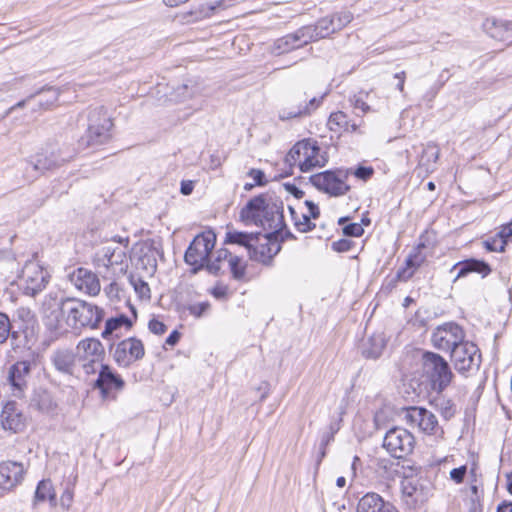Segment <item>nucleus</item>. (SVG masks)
I'll return each instance as SVG.
<instances>
[{"label":"nucleus","mask_w":512,"mask_h":512,"mask_svg":"<svg viewBox=\"0 0 512 512\" xmlns=\"http://www.w3.org/2000/svg\"><path fill=\"white\" fill-rule=\"evenodd\" d=\"M148 328L153 334H156V335H162L167 330L166 325L157 319L150 320V322L148 324Z\"/></svg>","instance_id":"nucleus-55"},{"label":"nucleus","mask_w":512,"mask_h":512,"mask_svg":"<svg viewBox=\"0 0 512 512\" xmlns=\"http://www.w3.org/2000/svg\"><path fill=\"white\" fill-rule=\"evenodd\" d=\"M65 161L66 158L60 156L55 151H45L44 153L37 154L30 165L35 171L42 173L60 166Z\"/></svg>","instance_id":"nucleus-26"},{"label":"nucleus","mask_w":512,"mask_h":512,"mask_svg":"<svg viewBox=\"0 0 512 512\" xmlns=\"http://www.w3.org/2000/svg\"><path fill=\"white\" fill-rule=\"evenodd\" d=\"M240 219L245 224H255L271 233H279L285 227L283 203L273 197H254L241 209Z\"/></svg>","instance_id":"nucleus-2"},{"label":"nucleus","mask_w":512,"mask_h":512,"mask_svg":"<svg viewBox=\"0 0 512 512\" xmlns=\"http://www.w3.org/2000/svg\"><path fill=\"white\" fill-rule=\"evenodd\" d=\"M508 491L512 494V472L507 475Z\"/></svg>","instance_id":"nucleus-64"},{"label":"nucleus","mask_w":512,"mask_h":512,"mask_svg":"<svg viewBox=\"0 0 512 512\" xmlns=\"http://www.w3.org/2000/svg\"><path fill=\"white\" fill-rule=\"evenodd\" d=\"M423 370L432 383L433 390L442 392L452 381L453 374L448 363L438 354L423 355Z\"/></svg>","instance_id":"nucleus-9"},{"label":"nucleus","mask_w":512,"mask_h":512,"mask_svg":"<svg viewBox=\"0 0 512 512\" xmlns=\"http://www.w3.org/2000/svg\"><path fill=\"white\" fill-rule=\"evenodd\" d=\"M216 235L212 231L198 234L185 252V262L194 266V271L205 267L209 255L215 247Z\"/></svg>","instance_id":"nucleus-8"},{"label":"nucleus","mask_w":512,"mask_h":512,"mask_svg":"<svg viewBox=\"0 0 512 512\" xmlns=\"http://www.w3.org/2000/svg\"><path fill=\"white\" fill-rule=\"evenodd\" d=\"M439 154V148L435 144L426 145L420 158V166L424 167L426 172L434 171Z\"/></svg>","instance_id":"nucleus-38"},{"label":"nucleus","mask_w":512,"mask_h":512,"mask_svg":"<svg viewBox=\"0 0 512 512\" xmlns=\"http://www.w3.org/2000/svg\"><path fill=\"white\" fill-rule=\"evenodd\" d=\"M327 126L331 131L338 133L355 132L358 128L357 124H350L347 115L341 111L331 113L327 122Z\"/></svg>","instance_id":"nucleus-32"},{"label":"nucleus","mask_w":512,"mask_h":512,"mask_svg":"<svg viewBox=\"0 0 512 512\" xmlns=\"http://www.w3.org/2000/svg\"><path fill=\"white\" fill-rule=\"evenodd\" d=\"M130 283L141 297H150V288L141 278L131 277Z\"/></svg>","instance_id":"nucleus-46"},{"label":"nucleus","mask_w":512,"mask_h":512,"mask_svg":"<svg viewBox=\"0 0 512 512\" xmlns=\"http://www.w3.org/2000/svg\"><path fill=\"white\" fill-rule=\"evenodd\" d=\"M10 328L9 318L4 313H0V343H4L7 340Z\"/></svg>","instance_id":"nucleus-48"},{"label":"nucleus","mask_w":512,"mask_h":512,"mask_svg":"<svg viewBox=\"0 0 512 512\" xmlns=\"http://www.w3.org/2000/svg\"><path fill=\"white\" fill-rule=\"evenodd\" d=\"M113 124L110 116L104 108H97L90 113L87 130L88 145L104 143L110 137Z\"/></svg>","instance_id":"nucleus-11"},{"label":"nucleus","mask_w":512,"mask_h":512,"mask_svg":"<svg viewBox=\"0 0 512 512\" xmlns=\"http://www.w3.org/2000/svg\"><path fill=\"white\" fill-rule=\"evenodd\" d=\"M407 417L426 434L436 435L438 432H442L436 416L425 408L410 407L407 410Z\"/></svg>","instance_id":"nucleus-18"},{"label":"nucleus","mask_w":512,"mask_h":512,"mask_svg":"<svg viewBox=\"0 0 512 512\" xmlns=\"http://www.w3.org/2000/svg\"><path fill=\"white\" fill-rule=\"evenodd\" d=\"M426 247L424 244H419L406 259L407 267L397 273V277L401 280L409 279L416 268H418L426 259V253L423 252Z\"/></svg>","instance_id":"nucleus-27"},{"label":"nucleus","mask_w":512,"mask_h":512,"mask_svg":"<svg viewBox=\"0 0 512 512\" xmlns=\"http://www.w3.org/2000/svg\"><path fill=\"white\" fill-rule=\"evenodd\" d=\"M350 171L345 169L327 170L311 176L310 181L314 187L330 196L339 197L345 195L350 190L347 179Z\"/></svg>","instance_id":"nucleus-7"},{"label":"nucleus","mask_w":512,"mask_h":512,"mask_svg":"<svg viewBox=\"0 0 512 512\" xmlns=\"http://www.w3.org/2000/svg\"><path fill=\"white\" fill-rule=\"evenodd\" d=\"M210 308L209 302H200L189 305L188 310L190 314L199 318Z\"/></svg>","instance_id":"nucleus-51"},{"label":"nucleus","mask_w":512,"mask_h":512,"mask_svg":"<svg viewBox=\"0 0 512 512\" xmlns=\"http://www.w3.org/2000/svg\"><path fill=\"white\" fill-rule=\"evenodd\" d=\"M498 512H512V503H503L499 505Z\"/></svg>","instance_id":"nucleus-63"},{"label":"nucleus","mask_w":512,"mask_h":512,"mask_svg":"<svg viewBox=\"0 0 512 512\" xmlns=\"http://www.w3.org/2000/svg\"><path fill=\"white\" fill-rule=\"evenodd\" d=\"M346 171H350V175L355 176L357 179L362 181H367L370 179L374 173V170L372 167H366V166H359L356 169L348 168L345 169Z\"/></svg>","instance_id":"nucleus-45"},{"label":"nucleus","mask_w":512,"mask_h":512,"mask_svg":"<svg viewBox=\"0 0 512 512\" xmlns=\"http://www.w3.org/2000/svg\"><path fill=\"white\" fill-rule=\"evenodd\" d=\"M224 242L226 244H237L243 246L249 252L251 246L258 242V234L229 229L225 234Z\"/></svg>","instance_id":"nucleus-31"},{"label":"nucleus","mask_w":512,"mask_h":512,"mask_svg":"<svg viewBox=\"0 0 512 512\" xmlns=\"http://www.w3.org/2000/svg\"><path fill=\"white\" fill-rule=\"evenodd\" d=\"M76 352L73 353L68 349H59L52 355V363L54 367L61 373L72 374L75 364Z\"/></svg>","instance_id":"nucleus-30"},{"label":"nucleus","mask_w":512,"mask_h":512,"mask_svg":"<svg viewBox=\"0 0 512 512\" xmlns=\"http://www.w3.org/2000/svg\"><path fill=\"white\" fill-rule=\"evenodd\" d=\"M484 27L492 38L512 45V23L491 19L485 22Z\"/></svg>","instance_id":"nucleus-24"},{"label":"nucleus","mask_w":512,"mask_h":512,"mask_svg":"<svg viewBox=\"0 0 512 512\" xmlns=\"http://www.w3.org/2000/svg\"><path fill=\"white\" fill-rule=\"evenodd\" d=\"M286 161L290 165L298 166L302 172H308L314 168L325 166L328 157L315 140L304 139L291 148L286 156Z\"/></svg>","instance_id":"nucleus-4"},{"label":"nucleus","mask_w":512,"mask_h":512,"mask_svg":"<svg viewBox=\"0 0 512 512\" xmlns=\"http://www.w3.org/2000/svg\"><path fill=\"white\" fill-rule=\"evenodd\" d=\"M45 99H41L39 104L45 109L52 106L59 97V91L55 88H48L42 92Z\"/></svg>","instance_id":"nucleus-43"},{"label":"nucleus","mask_w":512,"mask_h":512,"mask_svg":"<svg viewBox=\"0 0 512 512\" xmlns=\"http://www.w3.org/2000/svg\"><path fill=\"white\" fill-rule=\"evenodd\" d=\"M50 278L48 270L37 259L33 258L23 266L19 275V285L25 295L34 297L45 289Z\"/></svg>","instance_id":"nucleus-6"},{"label":"nucleus","mask_w":512,"mask_h":512,"mask_svg":"<svg viewBox=\"0 0 512 512\" xmlns=\"http://www.w3.org/2000/svg\"><path fill=\"white\" fill-rule=\"evenodd\" d=\"M414 437L400 427H395L386 432V452L394 458H402L413 449Z\"/></svg>","instance_id":"nucleus-13"},{"label":"nucleus","mask_w":512,"mask_h":512,"mask_svg":"<svg viewBox=\"0 0 512 512\" xmlns=\"http://www.w3.org/2000/svg\"><path fill=\"white\" fill-rule=\"evenodd\" d=\"M94 387L100 390L101 397L104 401L115 400L114 391H121L124 387L123 379L115 374L108 365H104L96 373Z\"/></svg>","instance_id":"nucleus-16"},{"label":"nucleus","mask_w":512,"mask_h":512,"mask_svg":"<svg viewBox=\"0 0 512 512\" xmlns=\"http://www.w3.org/2000/svg\"><path fill=\"white\" fill-rule=\"evenodd\" d=\"M55 492L53 489V485L50 480H42L38 483L35 495H34V504L37 505L39 503L45 502L47 500H54Z\"/></svg>","instance_id":"nucleus-39"},{"label":"nucleus","mask_w":512,"mask_h":512,"mask_svg":"<svg viewBox=\"0 0 512 512\" xmlns=\"http://www.w3.org/2000/svg\"><path fill=\"white\" fill-rule=\"evenodd\" d=\"M367 97L368 94L365 93H359L358 95H355L351 100L354 109L360 110L363 113L367 112L369 110V106L365 101V98Z\"/></svg>","instance_id":"nucleus-49"},{"label":"nucleus","mask_w":512,"mask_h":512,"mask_svg":"<svg viewBox=\"0 0 512 512\" xmlns=\"http://www.w3.org/2000/svg\"><path fill=\"white\" fill-rule=\"evenodd\" d=\"M180 339V334L178 331H173L166 339V344L173 346L175 345Z\"/></svg>","instance_id":"nucleus-61"},{"label":"nucleus","mask_w":512,"mask_h":512,"mask_svg":"<svg viewBox=\"0 0 512 512\" xmlns=\"http://www.w3.org/2000/svg\"><path fill=\"white\" fill-rule=\"evenodd\" d=\"M307 32L308 30H304V28L301 27L295 32L277 39L273 44V52L280 55L307 45L310 43V38L308 37Z\"/></svg>","instance_id":"nucleus-20"},{"label":"nucleus","mask_w":512,"mask_h":512,"mask_svg":"<svg viewBox=\"0 0 512 512\" xmlns=\"http://www.w3.org/2000/svg\"><path fill=\"white\" fill-rule=\"evenodd\" d=\"M322 98L313 97L308 100L306 93H293L288 96L283 106L278 112L281 120H291L295 118H302L309 116L316 110Z\"/></svg>","instance_id":"nucleus-10"},{"label":"nucleus","mask_w":512,"mask_h":512,"mask_svg":"<svg viewBox=\"0 0 512 512\" xmlns=\"http://www.w3.org/2000/svg\"><path fill=\"white\" fill-rule=\"evenodd\" d=\"M76 358L86 375H95L105 364V350L100 340L85 338L76 346Z\"/></svg>","instance_id":"nucleus-5"},{"label":"nucleus","mask_w":512,"mask_h":512,"mask_svg":"<svg viewBox=\"0 0 512 512\" xmlns=\"http://www.w3.org/2000/svg\"><path fill=\"white\" fill-rule=\"evenodd\" d=\"M18 273V263L15 256L10 252L0 251V274L10 280Z\"/></svg>","instance_id":"nucleus-35"},{"label":"nucleus","mask_w":512,"mask_h":512,"mask_svg":"<svg viewBox=\"0 0 512 512\" xmlns=\"http://www.w3.org/2000/svg\"><path fill=\"white\" fill-rule=\"evenodd\" d=\"M304 30H308L307 35L310 42L326 38L333 33H336L333 27V20L329 17L321 18L315 25L303 26Z\"/></svg>","instance_id":"nucleus-28"},{"label":"nucleus","mask_w":512,"mask_h":512,"mask_svg":"<svg viewBox=\"0 0 512 512\" xmlns=\"http://www.w3.org/2000/svg\"><path fill=\"white\" fill-rule=\"evenodd\" d=\"M40 313L45 326L57 336L70 330L80 332L83 328L95 329L104 317L103 309L97 305L65 297L58 291H51L44 296Z\"/></svg>","instance_id":"nucleus-1"},{"label":"nucleus","mask_w":512,"mask_h":512,"mask_svg":"<svg viewBox=\"0 0 512 512\" xmlns=\"http://www.w3.org/2000/svg\"><path fill=\"white\" fill-rule=\"evenodd\" d=\"M132 326L131 320L124 315H120L114 318H110L105 323V329L102 332L104 339H109L110 336L115 335L119 337V330L124 327L126 330Z\"/></svg>","instance_id":"nucleus-34"},{"label":"nucleus","mask_w":512,"mask_h":512,"mask_svg":"<svg viewBox=\"0 0 512 512\" xmlns=\"http://www.w3.org/2000/svg\"><path fill=\"white\" fill-rule=\"evenodd\" d=\"M279 249V245L267 235H264L261 239L260 234H258V242L251 246L248 254L252 260L268 265Z\"/></svg>","instance_id":"nucleus-21"},{"label":"nucleus","mask_w":512,"mask_h":512,"mask_svg":"<svg viewBox=\"0 0 512 512\" xmlns=\"http://www.w3.org/2000/svg\"><path fill=\"white\" fill-rule=\"evenodd\" d=\"M209 292L214 298L218 300H225L228 297L229 288L227 285L218 282L210 289Z\"/></svg>","instance_id":"nucleus-47"},{"label":"nucleus","mask_w":512,"mask_h":512,"mask_svg":"<svg viewBox=\"0 0 512 512\" xmlns=\"http://www.w3.org/2000/svg\"><path fill=\"white\" fill-rule=\"evenodd\" d=\"M228 264L234 279L241 280L245 276L246 265L239 256L232 254Z\"/></svg>","instance_id":"nucleus-41"},{"label":"nucleus","mask_w":512,"mask_h":512,"mask_svg":"<svg viewBox=\"0 0 512 512\" xmlns=\"http://www.w3.org/2000/svg\"><path fill=\"white\" fill-rule=\"evenodd\" d=\"M28 373L29 364L27 362H17L10 368L9 381L14 387L22 389L25 385V378Z\"/></svg>","instance_id":"nucleus-37"},{"label":"nucleus","mask_w":512,"mask_h":512,"mask_svg":"<svg viewBox=\"0 0 512 512\" xmlns=\"http://www.w3.org/2000/svg\"><path fill=\"white\" fill-rule=\"evenodd\" d=\"M38 409L44 413H51L56 409V403L48 395H44L38 402Z\"/></svg>","instance_id":"nucleus-50"},{"label":"nucleus","mask_w":512,"mask_h":512,"mask_svg":"<svg viewBox=\"0 0 512 512\" xmlns=\"http://www.w3.org/2000/svg\"><path fill=\"white\" fill-rule=\"evenodd\" d=\"M128 244V237H114L112 242L105 244L95 253L94 265L98 269L110 272L113 276L125 274L128 267L126 253Z\"/></svg>","instance_id":"nucleus-3"},{"label":"nucleus","mask_w":512,"mask_h":512,"mask_svg":"<svg viewBox=\"0 0 512 512\" xmlns=\"http://www.w3.org/2000/svg\"><path fill=\"white\" fill-rule=\"evenodd\" d=\"M194 189V184L192 181H183L181 183V193L183 195H190Z\"/></svg>","instance_id":"nucleus-60"},{"label":"nucleus","mask_w":512,"mask_h":512,"mask_svg":"<svg viewBox=\"0 0 512 512\" xmlns=\"http://www.w3.org/2000/svg\"><path fill=\"white\" fill-rule=\"evenodd\" d=\"M249 176H251L257 185H264V173L261 170L251 169L249 172Z\"/></svg>","instance_id":"nucleus-59"},{"label":"nucleus","mask_w":512,"mask_h":512,"mask_svg":"<svg viewBox=\"0 0 512 512\" xmlns=\"http://www.w3.org/2000/svg\"><path fill=\"white\" fill-rule=\"evenodd\" d=\"M364 230L361 224L351 223L343 228V233L347 236L358 237L363 234Z\"/></svg>","instance_id":"nucleus-54"},{"label":"nucleus","mask_w":512,"mask_h":512,"mask_svg":"<svg viewBox=\"0 0 512 512\" xmlns=\"http://www.w3.org/2000/svg\"><path fill=\"white\" fill-rule=\"evenodd\" d=\"M71 283L79 290L89 295L100 292V282L97 276L86 268H78L70 275Z\"/></svg>","instance_id":"nucleus-23"},{"label":"nucleus","mask_w":512,"mask_h":512,"mask_svg":"<svg viewBox=\"0 0 512 512\" xmlns=\"http://www.w3.org/2000/svg\"><path fill=\"white\" fill-rule=\"evenodd\" d=\"M451 360L457 371L464 373L480 364V355L477 346L469 341H464L451 352Z\"/></svg>","instance_id":"nucleus-15"},{"label":"nucleus","mask_w":512,"mask_h":512,"mask_svg":"<svg viewBox=\"0 0 512 512\" xmlns=\"http://www.w3.org/2000/svg\"><path fill=\"white\" fill-rule=\"evenodd\" d=\"M484 246L488 251L491 252H504L505 241L501 240L496 234L495 236L488 238L484 241Z\"/></svg>","instance_id":"nucleus-44"},{"label":"nucleus","mask_w":512,"mask_h":512,"mask_svg":"<svg viewBox=\"0 0 512 512\" xmlns=\"http://www.w3.org/2000/svg\"><path fill=\"white\" fill-rule=\"evenodd\" d=\"M383 348L384 337L381 334L374 335L363 342L362 355L368 359H376L381 356Z\"/></svg>","instance_id":"nucleus-33"},{"label":"nucleus","mask_w":512,"mask_h":512,"mask_svg":"<svg viewBox=\"0 0 512 512\" xmlns=\"http://www.w3.org/2000/svg\"><path fill=\"white\" fill-rule=\"evenodd\" d=\"M328 17L333 20V27L336 32L343 29L353 20V14L350 11H341Z\"/></svg>","instance_id":"nucleus-42"},{"label":"nucleus","mask_w":512,"mask_h":512,"mask_svg":"<svg viewBox=\"0 0 512 512\" xmlns=\"http://www.w3.org/2000/svg\"><path fill=\"white\" fill-rule=\"evenodd\" d=\"M25 474L20 462L5 461L0 463V487L10 490L20 484Z\"/></svg>","instance_id":"nucleus-22"},{"label":"nucleus","mask_w":512,"mask_h":512,"mask_svg":"<svg viewBox=\"0 0 512 512\" xmlns=\"http://www.w3.org/2000/svg\"><path fill=\"white\" fill-rule=\"evenodd\" d=\"M406 73L404 71L396 72L390 82V86L394 87L399 92H403Z\"/></svg>","instance_id":"nucleus-52"},{"label":"nucleus","mask_w":512,"mask_h":512,"mask_svg":"<svg viewBox=\"0 0 512 512\" xmlns=\"http://www.w3.org/2000/svg\"><path fill=\"white\" fill-rule=\"evenodd\" d=\"M440 412L445 419H450L454 415V407L450 401L443 400L440 404Z\"/></svg>","instance_id":"nucleus-57"},{"label":"nucleus","mask_w":512,"mask_h":512,"mask_svg":"<svg viewBox=\"0 0 512 512\" xmlns=\"http://www.w3.org/2000/svg\"><path fill=\"white\" fill-rule=\"evenodd\" d=\"M374 423L377 429H380L384 423V416L381 411L376 412L374 416Z\"/></svg>","instance_id":"nucleus-62"},{"label":"nucleus","mask_w":512,"mask_h":512,"mask_svg":"<svg viewBox=\"0 0 512 512\" xmlns=\"http://www.w3.org/2000/svg\"><path fill=\"white\" fill-rule=\"evenodd\" d=\"M401 491L408 505L415 506L423 501V492L416 476L404 477L401 481Z\"/></svg>","instance_id":"nucleus-25"},{"label":"nucleus","mask_w":512,"mask_h":512,"mask_svg":"<svg viewBox=\"0 0 512 512\" xmlns=\"http://www.w3.org/2000/svg\"><path fill=\"white\" fill-rule=\"evenodd\" d=\"M496 234L501 240L505 241L506 245L508 240L512 238V221L508 224L502 225Z\"/></svg>","instance_id":"nucleus-56"},{"label":"nucleus","mask_w":512,"mask_h":512,"mask_svg":"<svg viewBox=\"0 0 512 512\" xmlns=\"http://www.w3.org/2000/svg\"><path fill=\"white\" fill-rule=\"evenodd\" d=\"M384 501L375 493H367L363 496L357 507V512H382Z\"/></svg>","instance_id":"nucleus-36"},{"label":"nucleus","mask_w":512,"mask_h":512,"mask_svg":"<svg viewBox=\"0 0 512 512\" xmlns=\"http://www.w3.org/2000/svg\"><path fill=\"white\" fill-rule=\"evenodd\" d=\"M351 243L349 240L343 239L333 243L334 250L338 252H345L350 249Z\"/></svg>","instance_id":"nucleus-58"},{"label":"nucleus","mask_w":512,"mask_h":512,"mask_svg":"<svg viewBox=\"0 0 512 512\" xmlns=\"http://www.w3.org/2000/svg\"><path fill=\"white\" fill-rule=\"evenodd\" d=\"M463 329L456 323H445L437 327L431 337L432 344L435 348L442 351L452 352L456 346L465 341Z\"/></svg>","instance_id":"nucleus-12"},{"label":"nucleus","mask_w":512,"mask_h":512,"mask_svg":"<svg viewBox=\"0 0 512 512\" xmlns=\"http://www.w3.org/2000/svg\"><path fill=\"white\" fill-rule=\"evenodd\" d=\"M305 211H298L296 208L289 206V211L294 222L295 228L299 232H308L315 228V224L311 219H317L320 215L319 207L312 201L304 202Z\"/></svg>","instance_id":"nucleus-19"},{"label":"nucleus","mask_w":512,"mask_h":512,"mask_svg":"<svg viewBox=\"0 0 512 512\" xmlns=\"http://www.w3.org/2000/svg\"><path fill=\"white\" fill-rule=\"evenodd\" d=\"M232 255L227 249H219L216 251L215 258L213 260H207L205 268L212 274H218L221 269L222 261H229L230 256Z\"/></svg>","instance_id":"nucleus-40"},{"label":"nucleus","mask_w":512,"mask_h":512,"mask_svg":"<svg viewBox=\"0 0 512 512\" xmlns=\"http://www.w3.org/2000/svg\"><path fill=\"white\" fill-rule=\"evenodd\" d=\"M145 349L142 341L136 337H130L119 342L113 352L114 360L123 367H128L133 362L142 359Z\"/></svg>","instance_id":"nucleus-14"},{"label":"nucleus","mask_w":512,"mask_h":512,"mask_svg":"<svg viewBox=\"0 0 512 512\" xmlns=\"http://www.w3.org/2000/svg\"><path fill=\"white\" fill-rule=\"evenodd\" d=\"M466 473L467 467L465 465L454 468L450 471V479L453 480L456 484H460L463 482Z\"/></svg>","instance_id":"nucleus-53"},{"label":"nucleus","mask_w":512,"mask_h":512,"mask_svg":"<svg viewBox=\"0 0 512 512\" xmlns=\"http://www.w3.org/2000/svg\"><path fill=\"white\" fill-rule=\"evenodd\" d=\"M457 268H459V270H458V273H457L454 281H456L457 279H459L461 277L466 276L467 274H469L471 272L479 273L483 277L487 276L491 272V268L486 262L481 261V260H476V259H469L464 262L457 263L453 267V269H457Z\"/></svg>","instance_id":"nucleus-29"},{"label":"nucleus","mask_w":512,"mask_h":512,"mask_svg":"<svg viewBox=\"0 0 512 512\" xmlns=\"http://www.w3.org/2000/svg\"><path fill=\"white\" fill-rule=\"evenodd\" d=\"M27 418L21 407L14 401L7 402L0 413L1 427L5 431L19 433L26 427Z\"/></svg>","instance_id":"nucleus-17"}]
</instances>
